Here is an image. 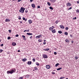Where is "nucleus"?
<instances>
[{
    "label": "nucleus",
    "mask_w": 79,
    "mask_h": 79,
    "mask_svg": "<svg viewBox=\"0 0 79 79\" xmlns=\"http://www.w3.org/2000/svg\"><path fill=\"white\" fill-rule=\"evenodd\" d=\"M16 71V69H14V70L12 69L10 71H8L7 72V73L8 74H13L14 72L15 73Z\"/></svg>",
    "instance_id": "1"
},
{
    "label": "nucleus",
    "mask_w": 79,
    "mask_h": 79,
    "mask_svg": "<svg viewBox=\"0 0 79 79\" xmlns=\"http://www.w3.org/2000/svg\"><path fill=\"white\" fill-rule=\"evenodd\" d=\"M24 10H25V8L22 7L19 10V11L20 13H23L24 12Z\"/></svg>",
    "instance_id": "2"
},
{
    "label": "nucleus",
    "mask_w": 79,
    "mask_h": 79,
    "mask_svg": "<svg viewBox=\"0 0 79 79\" xmlns=\"http://www.w3.org/2000/svg\"><path fill=\"white\" fill-rule=\"evenodd\" d=\"M43 57L44 58H48L47 56L45 54H43Z\"/></svg>",
    "instance_id": "3"
},
{
    "label": "nucleus",
    "mask_w": 79,
    "mask_h": 79,
    "mask_svg": "<svg viewBox=\"0 0 79 79\" xmlns=\"http://www.w3.org/2000/svg\"><path fill=\"white\" fill-rule=\"evenodd\" d=\"M41 37H42V35H40L36 36V39H38V38L40 39V38Z\"/></svg>",
    "instance_id": "4"
},
{
    "label": "nucleus",
    "mask_w": 79,
    "mask_h": 79,
    "mask_svg": "<svg viewBox=\"0 0 79 79\" xmlns=\"http://www.w3.org/2000/svg\"><path fill=\"white\" fill-rule=\"evenodd\" d=\"M46 68H47V69H50V67L49 65H46Z\"/></svg>",
    "instance_id": "5"
},
{
    "label": "nucleus",
    "mask_w": 79,
    "mask_h": 79,
    "mask_svg": "<svg viewBox=\"0 0 79 79\" xmlns=\"http://www.w3.org/2000/svg\"><path fill=\"white\" fill-rule=\"evenodd\" d=\"M12 45L13 46H15L16 45V43L15 42H13L12 43Z\"/></svg>",
    "instance_id": "6"
},
{
    "label": "nucleus",
    "mask_w": 79,
    "mask_h": 79,
    "mask_svg": "<svg viewBox=\"0 0 79 79\" xmlns=\"http://www.w3.org/2000/svg\"><path fill=\"white\" fill-rule=\"evenodd\" d=\"M32 64V62L31 61H29L27 62V64H28L30 65Z\"/></svg>",
    "instance_id": "7"
},
{
    "label": "nucleus",
    "mask_w": 79,
    "mask_h": 79,
    "mask_svg": "<svg viewBox=\"0 0 79 79\" xmlns=\"http://www.w3.org/2000/svg\"><path fill=\"white\" fill-rule=\"evenodd\" d=\"M5 21V22H8V21H10V20L8 19H6Z\"/></svg>",
    "instance_id": "8"
},
{
    "label": "nucleus",
    "mask_w": 79,
    "mask_h": 79,
    "mask_svg": "<svg viewBox=\"0 0 79 79\" xmlns=\"http://www.w3.org/2000/svg\"><path fill=\"white\" fill-rule=\"evenodd\" d=\"M60 27L61 29H64V26L62 25H60Z\"/></svg>",
    "instance_id": "9"
},
{
    "label": "nucleus",
    "mask_w": 79,
    "mask_h": 79,
    "mask_svg": "<svg viewBox=\"0 0 79 79\" xmlns=\"http://www.w3.org/2000/svg\"><path fill=\"white\" fill-rule=\"evenodd\" d=\"M22 61H27V59L26 58H24V59H23L22 60Z\"/></svg>",
    "instance_id": "10"
},
{
    "label": "nucleus",
    "mask_w": 79,
    "mask_h": 79,
    "mask_svg": "<svg viewBox=\"0 0 79 79\" xmlns=\"http://www.w3.org/2000/svg\"><path fill=\"white\" fill-rule=\"evenodd\" d=\"M52 33H56V30L55 29H54L52 31Z\"/></svg>",
    "instance_id": "11"
},
{
    "label": "nucleus",
    "mask_w": 79,
    "mask_h": 79,
    "mask_svg": "<svg viewBox=\"0 0 79 79\" xmlns=\"http://www.w3.org/2000/svg\"><path fill=\"white\" fill-rule=\"evenodd\" d=\"M27 35H32V33H27Z\"/></svg>",
    "instance_id": "12"
},
{
    "label": "nucleus",
    "mask_w": 79,
    "mask_h": 79,
    "mask_svg": "<svg viewBox=\"0 0 79 79\" xmlns=\"http://www.w3.org/2000/svg\"><path fill=\"white\" fill-rule=\"evenodd\" d=\"M67 6H71V3H70L69 2L68 3H67L66 4Z\"/></svg>",
    "instance_id": "13"
},
{
    "label": "nucleus",
    "mask_w": 79,
    "mask_h": 79,
    "mask_svg": "<svg viewBox=\"0 0 79 79\" xmlns=\"http://www.w3.org/2000/svg\"><path fill=\"white\" fill-rule=\"evenodd\" d=\"M65 41L66 42H67L68 43H69V40L68 39H67L65 40Z\"/></svg>",
    "instance_id": "14"
},
{
    "label": "nucleus",
    "mask_w": 79,
    "mask_h": 79,
    "mask_svg": "<svg viewBox=\"0 0 79 79\" xmlns=\"http://www.w3.org/2000/svg\"><path fill=\"white\" fill-rule=\"evenodd\" d=\"M31 6H32V7H33V8H35V5L34 4H32Z\"/></svg>",
    "instance_id": "15"
},
{
    "label": "nucleus",
    "mask_w": 79,
    "mask_h": 79,
    "mask_svg": "<svg viewBox=\"0 0 79 79\" xmlns=\"http://www.w3.org/2000/svg\"><path fill=\"white\" fill-rule=\"evenodd\" d=\"M61 69H62V68H60L57 69L56 70L57 71H59V70Z\"/></svg>",
    "instance_id": "16"
},
{
    "label": "nucleus",
    "mask_w": 79,
    "mask_h": 79,
    "mask_svg": "<svg viewBox=\"0 0 79 79\" xmlns=\"http://www.w3.org/2000/svg\"><path fill=\"white\" fill-rule=\"evenodd\" d=\"M53 28H52L51 27H50L49 28V30H50V31H52V30H53Z\"/></svg>",
    "instance_id": "17"
},
{
    "label": "nucleus",
    "mask_w": 79,
    "mask_h": 79,
    "mask_svg": "<svg viewBox=\"0 0 79 79\" xmlns=\"http://www.w3.org/2000/svg\"><path fill=\"white\" fill-rule=\"evenodd\" d=\"M28 22L29 24H31V23H32V20H28Z\"/></svg>",
    "instance_id": "18"
},
{
    "label": "nucleus",
    "mask_w": 79,
    "mask_h": 79,
    "mask_svg": "<svg viewBox=\"0 0 79 79\" xmlns=\"http://www.w3.org/2000/svg\"><path fill=\"white\" fill-rule=\"evenodd\" d=\"M25 77H26V78H27V79H28V78L29 77V76L28 75H27Z\"/></svg>",
    "instance_id": "19"
},
{
    "label": "nucleus",
    "mask_w": 79,
    "mask_h": 79,
    "mask_svg": "<svg viewBox=\"0 0 79 79\" xmlns=\"http://www.w3.org/2000/svg\"><path fill=\"white\" fill-rule=\"evenodd\" d=\"M59 64L58 63L56 64L55 65L56 67H57V66H58V65H59Z\"/></svg>",
    "instance_id": "20"
},
{
    "label": "nucleus",
    "mask_w": 79,
    "mask_h": 79,
    "mask_svg": "<svg viewBox=\"0 0 79 79\" xmlns=\"http://www.w3.org/2000/svg\"><path fill=\"white\" fill-rule=\"evenodd\" d=\"M65 35H68V32H65L64 33Z\"/></svg>",
    "instance_id": "21"
},
{
    "label": "nucleus",
    "mask_w": 79,
    "mask_h": 79,
    "mask_svg": "<svg viewBox=\"0 0 79 79\" xmlns=\"http://www.w3.org/2000/svg\"><path fill=\"white\" fill-rule=\"evenodd\" d=\"M58 33L59 34H62V31H58Z\"/></svg>",
    "instance_id": "22"
},
{
    "label": "nucleus",
    "mask_w": 79,
    "mask_h": 79,
    "mask_svg": "<svg viewBox=\"0 0 79 79\" xmlns=\"http://www.w3.org/2000/svg\"><path fill=\"white\" fill-rule=\"evenodd\" d=\"M49 8H50V10H53V7L52 6H50L49 7Z\"/></svg>",
    "instance_id": "23"
},
{
    "label": "nucleus",
    "mask_w": 79,
    "mask_h": 79,
    "mask_svg": "<svg viewBox=\"0 0 79 79\" xmlns=\"http://www.w3.org/2000/svg\"><path fill=\"white\" fill-rule=\"evenodd\" d=\"M36 65H37V66H39V63L37 62H36Z\"/></svg>",
    "instance_id": "24"
},
{
    "label": "nucleus",
    "mask_w": 79,
    "mask_h": 79,
    "mask_svg": "<svg viewBox=\"0 0 79 79\" xmlns=\"http://www.w3.org/2000/svg\"><path fill=\"white\" fill-rule=\"evenodd\" d=\"M47 4H48V5H49V6H50V5H51L50 3V2H48Z\"/></svg>",
    "instance_id": "25"
},
{
    "label": "nucleus",
    "mask_w": 79,
    "mask_h": 79,
    "mask_svg": "<svg viewBox=\"0 0 79 79\" xmlns=\"http://www.w3.org/2000/svg\"><path fill=\"white\" fill-rule=\"evenodd\" d=\"M32 61H33V62H35V59L34 58H33Z\"/></svg>",
    "instance_id": "26"
},
{
    "label": "nucleus",
    "mask_w": 79,
    "mask_h": 79,
    "mask_svg": "<svg viewBox=\"0 0 79 79\" xmlns=\"http://www.w3.org/2000/svg\"><path fill=\"white\" fill-rule=\"evenodd\" d=\"M59 22V21L58 20H56V24H58V23Z\"/></svg>",
    "instance_id": "27"
},
{
    "label": "nucleus",
    "mask_w": 79,
    "mask_h": 79,
    "mask_svg": "<svg viewBox=\"0 0 79 79\" xmlns=\"http://www.w3.org/2000/svg\"><path fill=\"white\" fill-rule=\"evenodd\" d=\"M10 39H11V37L10 36L8 37L7 38L8 40H10Z\"/></svg>",
    "instance_id": "28"
},
{
    "label": "nucleus",
    "mask_w": 79,
    "mask_h": 79,
    "mask_svg": "<svg viewBox=\"0 0 79 79\" xmlns=\"http://www.w3.org/2000/svg\"><path fill=\"white\" fill-rule=\"evenodd\" d=\"M38 41H39V42H42V40L39 39L38 40Z\"/></svg>",
    "instance_id": "29"
},
{
    "label": "nucleus",
    "mask_w": 79,
    "mask_h": 79,
    "mask_svg": "<svg viewBox=\"0 0 79 79\" xmlns=\"http://www.w3.org/2000/svg\"><path fill=\"white\" fill-rule=\"evenodd\" d=\"M34 68H35V69L36 71L37 70V68L36 67H35Z\"/></svg>",
    "instance_id": "30"
},
{
    "label": "nucleus",
    "mask_w": 79,
    "mask_h": 79,
    "mask_svg": "<svg viewBox=\"0 0 79 79\" xmlns=\"http://www.w3.org/2000/svg\"><path fill=\"white\" fill-rule=\"evenodd\" d=\"M50 50L49 48L46 49V51H48V50Z\"/></svg>",
    "instance_id": "31"
},
{
    "label": "nucleus",
    "mask_w": 79,
    "mask_h": 79,
    "mask_svg": "<svg viewBox=\"0 0 79 79\" xmlns=\"http://www.w3.org/2000/svg\"><path fill=\"white\" fill-rule=\"evenodd\" d=\"M64 77H61L60 78V79H64Z\"/></svg>",
    "instance_id": "32"
},
{
    "label": "nucleus",
    "mask_w": 79,
    "mask_h": 79,
    "mask_svg": "<svg viewBox=\"0 0 79 79\" xmlns=\"http://www.w3.org/2000/svg\"><path fill=\"white\" fill-rule=\"evenodd\" d=\"M78 58H77V56H75V59H76V60H77Z\"/></svg>",
    "instance_id": "33"
},
{
    "label": "nucleus",
    "mask_w": 79,
    "mask_h": 79,
    "mask_svg": "<svg viewBox=\"0 0 79 79\" xmlns=\"http://www.w3.org/2000/svg\"><path fill=\"white\" fill-rule=\"evenodd\" d=\"M77 13H79V10L78 9H77Z\"/></svg>",
    "instance_id": "34"
},
{
    "label": "nucleus",
    "mask_w": 79,
    "mask_h": 79,
    "mask_svg": "<svg viewBox=\"0 0 79 79\" xmlns=\"http://www.w3.org/2000/svg\"><path fill=\"white\" fill-rule=\"evenodd\" d=\"M22 37H23V38H25L26 37V36H24V35H22Z\"/></svg>",
    "instance_id": "35"
},
{
    "label": "nucleus",
    "mask_w": 79,
    "mask_h": 79,
    "mask_svg": "<svg viewBox=\"0 0 79 79\" xmlns=\"http://www.w3.org/2000/svg\"><path fill=\"white\" fill-rule=\"evenodd\" d=\"M19 36V35H15V37H18Z\"/></svg>",
    "instance_id": "36"
},
{
    "label": "nucleus",
    "mask_w": 79,
    "mask_h": 79,
    "mask_svg": "<svg viewBox=\"0 0 79 79\" xmlns=\"http://www.w3.org/2000/svg\"><path fill=\"white\" fill-rule=\"evenodd\" d=\"M77 18H76V17H75L74 18H73V19L74 20H75V19H76Z\"/></svg>",
    "instance_id": "37"
},
{
    "label": "nucleus",
    "mask_w": 79,
    "mask_h": 79,
    "mask_svg": "<svg viewBox=\"0 0 79 79\" xmlns=\"http://www.w3.org/2000/svg\"><path fill=\"white\" fill-rule=\"evenodd\" d=\"M3 52V50H0V53H2Z\"/></svg>",
    "instance_id": "38"
},
{
    "label": "nucleus",
    "mask_w": 79,
    "mask_h": 79,
    "mask_svg": "<svg viewBox=\"0 0 79 79\" xmlns=\"http://www.w3.org/2000/svg\"><path fill=\"white\" fill-rule=\"evenodd\" d=\"M9 32H10V33H11V30H9Z\"/></svg>",
    "instance_id": "39"
},
{
    "label": "nucleus",
    "mask_w": 79,
    "mask_h": 79,
    "mask_svg": "<svg viewBox=\"0 0 79 79\" xmlns=\"http://www.w3.org/2000/svg\"><path fill=\"white\" fill-rule=\"evenodd\" d=\"M23 79V77H20L19 78V79Z\"/></svg>",
    "instance_id": "40"
},
{
    "label": "nucleus",
    "mask_w": 79,
    "mask_h": 79,
    "mask_svg": "<svg viewBox=\"0 0 79 79\" xmlns=\"http://www.w3.org/2000/svg\"><path fill=\"white\" fill-rule=\"evenodd\" d=\"M66 30H68V27H66L65 28Z\"/></svg>",
    "instance_id": "41"
},
{
    "label": "nucleus",
    "mask_w": 79,
    "mask_h": 79,
    "mask_svg": "<svg viewBox=\"0 0 79 79\" xmlns=\"http://www.w3.org/2000/svg\"><path fill=\"white\" fill-rule=\"evenodd\" d=\"M56 54H57V53H56V52H54V55H56Z\"/></svg>",
    "instance_id": "42"
},
{
    "label": "nucleus",
    "mask_w": 79,
    "mask_h": 79,
    "mask_svg": "<svg viewBox=\"0 0 79 79\" xmlns=\"http://www.w3.org/2000/svg\"><path fill=\"white\" fill-rule=\"evenodd\" d=\"M52 74H55V72H52Z\"/></svg>",
    "instance_id": "43"
},
{
    "label": "nucleus",
    "mask_w": 79,
    "mask_h": 79,
    "mask_svg": "<svg viewBox=\"0 0 79 79\" xmlns=\"http://www.w3.org/2000/svg\"><path fill=\"white\" fill-rule=\"evenodd\" d=\"M21 0H18L17 2H21Z\"/></svg>",
    "instance_id": "44"
},
{
    "label": "nucleus",
    "mask_w": 79,
    "mask_h": 79,
    "mask_svg": "<svg viewBox=\"0 0 79 79\" xmlns=\"http://www.w3.org/2000/svg\"><path fill=\"white\" fill-rule=\"evenodd\" d=\"M0 46L1 47H3V44H2Z\"/></svg>",
    "instance_id": "45"
},
{
    "label": "nucleus",
    "mask_w": 79,
    "mask_h": 79,
    "mask_svg": "<svg viewBox=\"0 0 79 79\" xmlns=\"http://www.w3.org/2000/svg\"><path fill=\"white\" fill-rule=\"evenodd\" d=\"M40 8V6H37V8Z\"/></svg>",
    "instance_id": "46"
},
{
    "label": "nucleus",
    "mask_w": 79,
    "mask_h": 79,
    "mask_svg": "<svg viewBox=\"0 0 79 79\" xmlns=\"http://www.w3.org/2000/svg\"><path fill=\"white\" fill-rule=\"evenodd\" d=\"M43 44H44V45H45V44H46V42H44L43 43Z\"/></svg>",
    "instance_id": "47"
},
{
    "label": "nucleus",
    "mask_w": 79,
    "mask_h": 79,
    "mask_svg": "<svg viewBox=\"0 0 79 79\" xmlns=\"http://www.w3.org/2000/svg\"><path fill=\"white\" fill-rule=\"evenodd\" d=\"M25 18L23 17V20H25Z\"/></svg>",
    "instance_id": "48"
},
{
    "label": "nucleus",
    "mask_w": 79,
    "mask_h": 79,
    "mask_svg": "<svg viewBox=\"0 0 79 79\" xmlns=\"http://www.w3.org/2000/svg\"><path fill=\"white\" fill-rule=\"evenodd\" d=\"M25 12L26 13H27V12H28V10H26Z\"/></svg>",
    "instance_id": "49"
},
{
    "label": "nucleus",
    "mask_w": 79,
    "mask_h": 79,
    "mask_svg": "<svg viewBox=\"0 0 79 79\" xmlns=\"http://www.w3.org/2000/svg\"><path fill=\"white\" fill-rule=\"evenodd\" d=\"M26 31L27 32H29V30H26Z\"/></svg>",
    "instance_id": "50"
},
{
    "label": "nucleus",
    "mask_w": 79,
    "mask_h": 79,
    "mask_svg": "<svg viewBox=\"0 0 79 79\" xmlns=\"http://www.w3.org/2000/svg\"><path fill=\"white\" fill-rule=\"evenodd\" d=\"M32 36H31L30 37V39H32Z\"/></svg>",
    "instance_id": "51"
},
{
    "label": "nucleus",
    "mask_w": 79,
    "mask_h": 79,
    "mask_svg": "<svg viewBox=\"0 0 79 79\" xmlns=\"http://www.w3.org/2000/svg\"><path fill=\"white\" fill-rule=\"evenodd\" d=\"M71 9H72V7H70L69 8V9L68 10H71Z\"/></svg>",
    "instance_id": "52"
},
{
    "label": "nucleus",
    "mask_w": 79,
    "mask_h": 79,
    "mask_svg": "<svg viewBox=\"0 0 79 79\" xmlns=\"http://www.w3.org/2000/svg\"><path fill=\"white\" fill-rule=\"evenodd\" d=\"M21 19V17H19V19Z\"/></svg>",
    "instance_id": "53"
},
{
    "label": "nucleus",
    "mask_w": 79,
    "mask_h": 79,
    "mask_svg": "<svg viewBox=\"0 0 79 79\" xmlns=\"http://www.w3.org/2000/svg\"><path fill=\"white\" fill-rule=\"evenodd\" d=\"M33 1V0H30V1L31 2H32Z\"/></svg>",
    "instance_id": "54"
},
{
    "label": "nucleus",
    "mask_w": 79,
    "mask_h": 79,
    "mask_svg": "<svg viewBox=\"0 0 79 79\" xmlns=\"http://www.w3.org/2000/svg\"><path fill=\"white\" fill-rule=\"evenodd\" d=\"M72 35H70V37H73V36H72Z\"/></svg>",
    "instance_id": "55"
},
{
    "label": "nucleus",
    "mask_w": 79,
    "mask_h": 79,
    "mask_svg": "<svg viewBox=\"0 0 79 79\" xmlns=\"http://www.w3.org/2000/svg\"><path fill=\"white\" fill-rule=\"evenodd\" d=\"M18 52H20V50H18Z\"/></svg>",
    "instance_id": "56"
},
{
    "label": "nucleus",
    "mask_w": 79,
    "mask_h": 79,
    "mask_svg": "<svg viewBox=\"0 0 79 79\" xmlns=\"http://www.w3.org/2000/svg\"><path fill=\"white\" fill-rule=\"evenodd\" d=\"M24 20L25 21H27V19H25V20Z\"/></svg>",
    "instance_id": "57"
},
{
    "label": "nucleus",
    "mask_w": 79,
    "mask_h": 79,
    "mask_svg": "<svg viewBox=\"0 0 79 79\" xmlns=\"http://www.w3.org/2000/svg\"><path fill=\"white\" fill-rule=\"evenodd\" d=\"M43 50H44V51H46V49H44Z\"/></svg>",
    "instance_id": "58"
},
{
    "label": "nucleus",
    "mask_w": 79,
    "mask_h": 79,
    "mask_svg": "<svg viewBox=\"0 0 79 79\" xmlns=\"http://www.w3.org/2000/svg\"><path fill=\"white\" fill-rule=\"evenodd\" d=\"M23 39L24 40H26V38H23Z\"/></svg>",
    "instance_id": "59"
},
{
    "label": "nucleus",
    "mask_w": 79,
    "mask_h": 79,
    "mask_svg": "<svg viewBox=\"0 0 79 79\" xmlns=\"http://www.w3.org/2000/svg\"><path fill=\"white\" fill-rule=\"evenodd\" d=\"M71 42L72 43H73V42H74V41H72Z\"/></svg>",
    "instance_id": "60"
},
{
    "label": "nucleus",
    "mask_w": 79,
    "mask_h": 79,
    "mask_svg": "<svg viewBox=\"0 0 79 79\" xmlns=\"http://www.w3.org/2000/svg\"><path fill=\"white\" fill-rule=\"evenodd\" d=\"M52 27H53V28H54V27H55L54 26H52Z\"/></svg>",
    "instance_id": "61"
},
{
    "label": "nucleus",
    "mask_w": 79,
    "mask_h": 79,
    "mask_svg": "<svg viewBox=\"0 0 79 79\" xmlns=\"http://www.w3.org/2000/svg\"><path fill=\"white\" fill-rule=\"evenodd\" d=\"M46 40H44V42H45Z\"/></svg>",
    "instance_id": "62"
},
{
    "label": "nucleus",
    "mask_w": 79,
    "mask_h": 79,
    "mask_svg": "<svg viewBox=\"0 0 79 79\" xmlns=\"http://www.w3.org/2000/svg\"><path fill=\"white\" fill-rule=\"evenodd\" d=\"M77 3H79V1H78L77 2Z\"/></svg>",
    "instance_id": "63"
},
{
    "label": "nucleus",
    "mask_w": 79,
    "mask_h": 79,
    "mask_svg": "<svg viewBox=\"0 0 79 79\" xmlns=\"http://www.w3.org/2000/svg\"><path fill=\"white\" fill-rule=\"evenodd\" d=\"M20 22L21 23H22V21H20Z\"/></svg>",
    "instance_id": "64"
}]
</instances>
